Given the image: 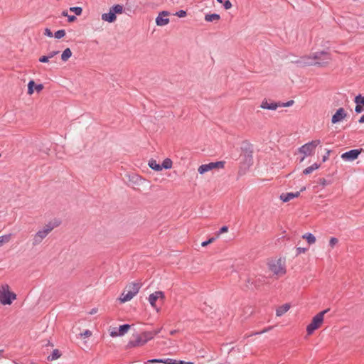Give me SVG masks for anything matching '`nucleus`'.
<instances>
[{
    "label": "nucleus",
    "instance_id": "45",
    "mask_svg": "<svg viewBox=\"0 0 364 364\" xmlns=\"http://www.w3.org/2000/svg\"><path fill=\"white\" fill-rule=\"evenodd\" d=\"M363 106H362V105L356 104L355 109V112L357 113H360L361 112H363Z\"/></svg>",
    "mask_w": 364,
    "mask_h": 364
},
{
    "label": "nucleus",
    "instance_id": "58",
    "mask_svg": "<svg viewBox=\"0 0 364 364\" xmlns=\"http://www.w3.org/2000/svg\"><path fill=\"white\" fill-rule=\"evenodd\" d=\"M326 159V157H323V161H325Z\"/></svg>",
    "mask_w": 364,
    "mask_h": 364
},
{
    "label": "nucleus",
    "instance_id": "53",
    "mask_svg": "<svg viewBox=\"0 0 364 364\" xmlns=\"http://www.w3.org/2000/svg\"><path fill=\"white\" fill-rule=\"evenodd\" d=\"M360 123H364V114L359 119Z\"/></svg>",
    "mask_w": 364,
    "mask_h": 364
},
{
    "label": "nucleus",
    "instance_id": "29",
    "mask_svg": "<svg viewBox=\"0 0 364 364\" xmlns=\"http://www.w3.org/2000/svg\"><path fill=\"white\" fill-rule=\"evenodd\" d=\"M70 11L75 13L77 16H80L82 14V9L79 6H74V7H70Z\"/></svg>",
    "mask_w": 364,
    "mask_h": 364
},
{
    "label": "nucleus",
    "instance_id": "52",
    "mask_svg": "<svg viewBox=\"0 0 364 364\" xmlns=\"http://www.w3.org/2000/svg\"><path fill=\"white\" fill-rule=\"evenodd\" d=\"M62 16H67V17H68V16H69V15H68V11H63L62 12Z\"/></svg>",
    "mask_w": 364,
    "mask_h": 364
},
{
    "label": "nucleus",
    "instance_id": "1",
    "mask_svg": "<svg viewBox=\"0 0 364 364\" xmlns=\"http://www.w3.org/2000/svg\"><path fill=\"white\" fill-rule=\"evenodd\" d=\"M161 331V328L152 331H144L139 334L134 335L133 339L128 343L129 348L143 346L148 341L152 340Z\"/></svg>",
    "mask_w": 364,
    "mask_h": 364
},
{
    "label": "nucleus",
    "instance_id": "44",
    "mask_svg": "<svg viewBox=\"0 0 364 364\" xmlns=\"http://www.w3.org/2000/svg\"><path fill=\"white\" fill-rule=\"evenodd\" d=\"M44 34L48 37H53V34L52 33V31H50V29L46 28L45 29V31H44Z\"/></svg>",
    "mask_w": 364,
    "mask_h": 364
},
{
    "label": "nucleus",
    "instance_id": "7",
    "mask_svg": "<svg viewBox=\"0 0 364 364\" xmlns=\"http://www.w3.org/2000/svg\"><path fill=\"white\" fill-rule=\"evenodd\" d=\"M225 162L223 161L202 164L198 167V171L200 174H204L213 169H223L225 167Z\"/></svg>",
    "mask_w": 364,
    "mask_h": 364
},
{
    "label": "nucleus",
    "instance_id": "11",
    "mask_svg": "<svg viewBox=\"0 0 364 364\" xmlns=\"http://www.w3.org/2000/svg\"><path fill=\"white\" fill-rule=\"evenodd\" d=\"M362 149H352L342 154L341 158L345 161H353L356 159L361 153Z\"/></svg>",
    "mask_w": 364,
    "mask_h": 364
},
{
    "label": "nucleus",
    "instance_id": "2",
    "mask_svg": "<svg viewBox=\"0 0 364 364\" xmlns=\"http://www.w3.org/2000/svg\"><path fill=\"white\" fill-rule=\"evenodd\" d=\"M141 284L139 282H131L126 285L122 293L118 298L120 303L132 300L139 291Z\"/></svg>",
    "mask_w": 364,
    "mask_h": 364
},
{
    "label": "nucleus",
    "instance_id": "13",
    "mask_svg": "<svg viewBox=\"0 0 364 364\" xmlns=\"http://www.w3.org/2000/svg\"><path fill=\"white\" fill-rule=\"evenodd\" d=\"M346 117V112L343 108H339L333 115L331 122L333 124L341 122Z\"/></svg>",
    "mask_w": 364,
    "mask_h": 364
},
{
    "label": "nucleus",
    "instance_id": "41",
    "mask_svg": "<svg viewBox=\"0 0 364 364\" xmlns=\"http://www.w3.org/2000/svg\"><path fill=\"white\" fill-rule=\"evenodd\" d=\"M215 240L214 237L210 238L208 240L204 241L201 243L203 247H206L208 245L212 243Z\"/></svg>",
    "mask_w": 364,
    "mask_h": 364
},
{
    "label": "nucleus",
    "instance_id": "57",
    "mask_svg": "<svg viewBox=\"0 0 364 364\" xmlns=\"http://www.w3.org/2000/svg\"><path fill=\"white\" fill-rule=\"evenodd\" d=\"M175 332H176L175 331H171V335H173V334L175 333Z\"/></svg>",
    "mask_w": 364,
    "mask_h": 364
},
{
    "label": "nucleus",
    "instance_id": "18",
    "mask_svg": "<svg viewBox=\"0 0 364 364\" xmlns=\"http://www.w3.org/2000/svg\"><path fill=\"white\" fill-rule=\"evenodd\" d=\"M148 363H164V364H176V360L171 358L166 359H151L147 360L146 364Z\"/></svg>",
    "mask_w": 364,
    "mask_h": 364
},
{
    "label": "nucleus",
    "instance_id": "23",
    "mask_svg": "<svg viewBox=\"0 0 364 364\" xmlns=\"http://www.w3.org/2000/svg\"><path fill=\"white\" fill-rule=\"evenodd\" d=\"M320 165L315 163L313 165L306 168L304 171H303V173L305 174V175H308V174H310L311 172H313L314 171L318 169L319 168Z\"/></svg>",
    "mask_w": 364,
    "mask_h": 364
},
{
    "label": "nucleus",
    "instance_id": "9",
    "mask_svg": "<svg viewBox=\"0 0 364 364\" xmlns=\"http://www.w3.org/2000/svg\"><path fill=\"white\" fill-rule=\"evenodd\" d=\"M164 299H165L164 293L162 291H154V293L151 294L149 296L148 300H149V302L150 303V305L151 306V307L154 308V309H156L157 311H159L160 309L158 308L156 306V301L159 299L164 301Z\"/></svg>",
    "mask_w": 364,
    "mask_h": 364
},
{
    "label": "nucleus",
    "instance_id": "19",
    "mask_svg": "<svg viewBox=\"0 0 364 364\" xmlns=\"http://www.w3.org/2000/svg\"><path fill=\"white\" fill-rule=\"evenodd\" d=\"M130 328H131V326L129 324L121 325L119 327L118 330L117 331H115V337L124 336L129 331Z\"/></svg>",
    "mask_w": 364,
    "mask_h": 364
},
{
    "label": "nucleus",
    "instance_id": "10",
    "mask_svg": "<svg viewBox=\"0 0 364 364\" xmlns=\"http://www.w3.org/2000/svg\"><path fill=\"white\" fill-rule=\"evenodd\" d=\"M313 58L316 61L324 62L326 66L331 60V55L326 51H319L313 53Z\"/></svg>",
    "mask_w": 364,
    "mask_h": 364
},
{
    "label": "nucleus",
    "instance_id": "20",
    "mask_svg": "<svg viewBox=\"0 0 364 364\" xmlns=\"http://www.w3.org/2000/svg\"><path fill=\"white\" fill-rule=\"evenodd\" d=\"M290 304H285L284 305H282L279 306L276 309V315L277 316H282L283 314H284L286 312H287L290 309Z\"/></svg>",
    "mask_w": 364,
    "mask_h": 364
},
{
    "label": "nucleus",
    "instance_id": "21",
    "mask_svg": "<svg viewBox=\"0 0 364 364\" xmlns=\"http://www.w3.org/2000/svg\"><path fill=\"white\" fill-rule=\"evenodd\" d=\"M302 238L306 240L309 245H313L316 242V237L310 232L306 233L302 235Z\"/></svg>",
    "mask_w": 364,
    "mask_h": 364
},
{
    "label": "nucleus",
    "instance_id": "26",
    "mask_svg": "<svg viewBox=\"0 0 364 364\" xmlns=\"http://www.w3.org/2000/svg\"><path fill=\"white\" fill-rule=\"evenodd\" d=\"M220 15L217 14H206L205 16V20L208 22H212L213 21H218L220 19Z\"/></svg>",
    "mask_w": 364,
    "mask_h": 364
},
{
    "label": "nucleus",
    "instance_id": "46",
    "mask_svg": "<svg viewBox=\"0 0 364 364\" xmlns=\"http://www.w3.org/2000/svg\"><path fill=\"white\" fill-rule=\"evenodd\" d=\"M228 231V228L227 226H223L218 232V235L223 234L224 232H227Z\"/></svg>",
    "mask_w": 364,
    "mask_h": 364
},
{
    "label": "nucleus",
    "instance_id": "31",
    "mask_svg": "<svg viewBox=\"0 0 364 364\" xmlns=\"http://www.w3.org/2000/svg\"><path fill=\"white\" fill-rule=\"evenodd\" d=\"M355 102L358 105L364 106V96H361L360 95L356 96L355 98Z\"/></svg>",
    "mask_w": 364,
    "mask_h": 364
},
{
    "label": "nucleus",
    "instance_id": "28",
    "mask_svg": "<svg viewBox=\"0 0 364 364\" xmlns=\"http://www.w3.org/2000/svg\"><path fill=\"white\" fill-rule=\"evenodd\" d=\"M11 237V234L0 236V247L9 242Z\"/></svg>",
    "mask_w": 364,
    "mask_h": 364
},
{
    "label": "nucleus",
    "instance_id": "24",
    "mask_svg": "<svg viewBox=\"0 0 364 364\" xmlns=\"http://www.w3.org/2000/svg\"><path fill=\"white\" fill-rule=\"evenodd\" d=\"M71 55L72 51L69 48H68L63 50L61 55V59L63 61L65 62L71 57Z\"/></svg>",
    "mask_w": 364,
    "mask_h": 364
},
{
    "label": "nucleus",
    "instance_id": "30",
    "mask_svg": "<svg viewBox=\"0 0 364 364\" xmlns=\"http://www.w3.org/2000/svg\"><path fill=\"white\" fill-rule=\"evenodd\" d=\"M65 36V31L64 29H60L54 33V36L55 38L60 39Z\"/></svg>",
    "mask_w": 364,
    "mask_h": 364
},
{
    "label": "nucleus",
    "instance_id": "5",
    "mask_svg": "<svg viewBox=\"0 0 364 364\" xmlns=\"http://www.w3.org/2000/svg\"><path fill=\"white\" fill-rule=\"evenodd\" d=\"M320 144L321 141L319 139H316L301 146L299 149V152L304 155L301 161H304L306 156H312L315 152L316 148L320 145Z\"/></svg>",
    "mask_w": 364,
    "mask_h": 364
},
{
    "label": "nucleus",
    "instance_id": "39",
    "mask_svg": "<svg viewBox=\"0 0 364 364\" xmlns=\"http://www.w3.org/2000/svg\"><path fill=\"white\" fill-rule=\"evenodd\" d=\"M223 6L225 9H230L232 8V3L229 0H226L224 1Z\"/></svg>",
    "mask_w": 364,
    "mask_h": 364
},
{
    "label": "nucleus",
    "instance_id": "49",
    "mask_svg": "<svg viewBox=\"0 0 364 364\" xmlns=\"http://www.w3.org/2000/svg\"><path fill=\"white\" fill-rule=\"evenodd\" d=\"M186 14V12L185 11L181 10L177 13V15L179 17H184Z\"/></svg>",
    "mask_w": 364,
    "mask_h": 364
},
{
    "label": "nucleus",
    "instance_id": "59",
    "mask_svg": "<svg viewBox=\"0 0 364 364\" xmlns=\"http://www.w3.org/2000/svg\"><path fill=\"white\" fill-rule=\"evenodd\" d=\"M1 352H2V350H0V355H1Z\"/></svg>",
    "mask_w": 364,
    "mask_h": 364
},
{
    "label": "nucleus",
    "instance_id": "54",
    "mask_svg": "<svg viewBox=\"0 0 364 364\" xmlns=\"http://www.w3.org/2000/svg\"><path fill=\"white\" fill-rule=\"evenodd\" d=\"M179 364H193V363H191V362L185 363L184 361H180Z\"/></svg>",
    "mask_w": 364,
    "mask_h": 364
},
{
    "label": "nucleus",
    "instance_id": "51",
    "mask_svg": "<svg viewBox=\"0 0 364 364\" xmlns=\"http://www.w3.org/2000/svg\"><path fill=\"white\" fill-rule=\"evenodd\" d=\"M109 335L112 336V337H114V328H112L111 327L109 328Z\"/></svg>",
    "mask_w": 364,
    "mask_h": 364
},
{
    "label": "nucleus",
    "instance_id": "40",
    "mask_svg": "<svg viewBox=\"0 0 364 364\" xmlns=\"http://www.w3.org/2000/svg\"><path fill=\"white\" fill-rule=\"evenodd\" d=\"M123 11V6L121 5H115V14H122Z\"/></svg>",
    "mask_w": 364,
    "mask_h": 364
},
{
    "label": "nucleus",
    "instance_id": "34",
    "mask_svg": "<svg viewBox=\"0 0 364 364\" xmlns=\"http://www.w3.org/2000/svg\"><path fill=\"white\" fill-rule=\"evenodd\" d=\"M42 240H43V239H41V237H39L38 236V235L36 233V235H34V237H33V245L36 246V245L40 244L42 242Z\"/></svg>",
    "mask_w": 364,
    "mask_h": 364
},
{
    "label": "nucleus",
    "instance_id": "42",
    "mask_svg": "<svg viewBox=\"0 0 364 364\" xmlns=\"http://www.w3.org/2000/svg\"><path fill=\"white\" fill-rule=\"evenodd\" d=\"M49 60V57L48 55H43L39 58V61L41 63H48Z\"/></svg>",
    "mask_w": 364,
    "mask_h": 364
},
{
    "label": "nucleus",
    "instance_id": "43",
    "mask_svg": "<svg viewBox=\"0 0 364 364\" xmlns=\"http://www.w3.org/2000/svg\"><path fill=\"white\" fill-rule=\"evenodd\" d=\"M92 335V332L90 330H85L82 333H81V336L84 338L90 337Z\"/></svg>",
    "mask_w": 364,
    "mask_h": 364
},
{
    "label": "nucleus",
    "instance_id": "37",
    "mask_svg": "<svg viewBox=\"0 0 364 364\" xmlns=\"http://www.w3.org/2000/svg\"><path fill=\"white\" fill-rule=\"evenodd\" d=\"M294 103V100H289L288 102H287L286 103H279V107H290L291 105H293Z\"/></svg>",
    "mask_w": 364,
    "mask_h": 364
},
{
    "label": "nucleus",
    "instance_id": "25",
    "mask_svg": "<svg viewBox=\"0 0 364 364\" xmlns=\"http://www.w3.org/2000/svg\"><path fill=\"white\" fill-rule=\"evenodd\" d=\"M172 166H173V162H172L171 159L169 158L165 159L163 161L162 164L161 165V166H162V169L163 168L170 169L172 168Z\"/></svg>",
    "mask_w": 364,
    "mask_h": 364
},
{
    "label": "nucleus",
    "instance_id": "6",
    "mask_svg": "<svg viewBox=\"0 0 364 364\" xmlns=\"http://www.w3.org/2000/svg\"><path fill=\"white\" fill-rule=\"evenodd\" d=\"M16 295L14 292L9 291V286L6 285L0 287V302L4 305H10L16 299Z\"/></svg>",
    "mask_w": 364,
    "mask_h": 364
},
{
    "label": "nucleus",
    "instance_id": "56",
    "mask_svg": "<svg viewBox=\"0 0 364 364\" xmlns=\"http://www.w3.org/2000/svg\"><path fill=\"white\" fill-rule=\"evenodd\" d=\"M267 330H263L262 331H261L259 333H264L266 332ZM259 333H257V334H258Z\"/></svg>",
    "mask_w": 364,
    "mask_h": 364
},
{
    "label": "nucleus",
    "instance_id": "16",
    "mask_svg": "<svg viewBox=\"0 0 364 364\" xmlns=\"http://www.w3.org/2000/svg\"><path fill=\"white\" fill-rule=\"evenodd\" d=\"M299 195H300L299 192L282 193L280 195V199L283 202H288L295 198L299 197Z\"/></svg>",
    "mask_w": 364,
    "mask_h": 364
},
{
    "label": "nucleus",
    "instance_id": "8",
    "mask_svg": "<svg viewBox=\"0 0 364 364\" xmlns=\"http://www.w3.org/2000/svg\"><path fill=\"white\" fill-rule=\"evenodd\" d=\"M297 64L302 66H311V65H318L321 67L325 66L324 62L316 61L313 58V53L308 55L301 56L298 60L296 62Z\"/></svg>",
    "mask_w": 364,
    "mask_h": 364
},
{
    "label": "nucleus",
    "instance_id": "33",
    "mask_svg": "<svg viewBox=\"0 0 364 364\" xmlns=\"http://www.w3.org/2000/svg\"><path fill=\"white\" fill-rule=\"evenodd\" d=\"M42 240H43V239H41V237H39L38 236V235L36 233V235H34V237H33V245L36 246V245L40 244L42 242Z\"/></svg>",
    "mask_w": 364,
    "mask_h": 364
},
{
    "label": "nucleus",
    "instance_id": "47",
    "mask_svg": "<svg viewBox=\"0 0 364 364\" xmlns=\"http://www.w3.org/2000/svg\"><path fill=\"white\" fill-rule=\"evenodd\" d=\"M77 19L76 16H68V21L71 23V22H74L75 20Z\"/></svg>",
    "mask_w": 364,
    "mask_h": 364
},
{
    "label": "nucleus",
    "instance_id": "55",
    "mask_svg": "<svg viewBox=\"0 0 364 364\" xmlns=\"http://www.w3.org/2000/svg\"><path fill=\"white\" fill-rule=\"evenodd\" d=\"M217 1H218V3H220V4L223 3V0H217Z\"/></svg>",
    "mask_w": 364,
    "mask_h": 364
},
{
    "label": "nucleus",
    "instance_id": "15",
    "mask_svg": "<svg viewBox=\"0 0 364 364\" xmlns=\"http://www.w3.org/2000/svg\"><path fill=\"white\" fill-rule=\"evenodd\" d=\"M279 103L269 102L267 100H263L260 105L261 108L270 110H275L279 107Z\"/></svg>",
    "mask_w": 364,
    "mask_h": 364
},
{
    "label": "nucleus",
    "instance_id": "14",
    "mask_svg": "<svg viewBox=\"0 0 364 364\" xmlns=\"http://www.w3.org/2000/svg\"><path fill=\"white\" fill-rule=\"evenodd\" d=\"M43 85L38 84L36 85L33 80H30L28 84V94L31 95L33 93L34 90H36L37 92H40L43 89Z\"/></svg>",
    "mask_w": 364,
    "mask_h": 364
},
{
    "label": "nucleus",
    "instance_id": "27",
    "mask_svg": "<svg viewBox=\"0 0 364 364\" xmlns=\"http://www.w3.org/2000/svg\"><path fill=\"white\" fill-rule=\"evenodd\" d=\"M61 355L60 352L58 349H55L52 353L48 357V360H54L59 358Z\"/></svg>",
    "mask_w": 364,
    "mask_h": 364
},
{
    "label": "nucleus",
    "instance_id": "4",
    "mask_svg": "<svg viewBox=\"0 0 364 364\" xmlns=\"http://www.w3.org/2000/svg\"><path fill=\"white\" fill-rule=\"evenodd\" d=\"M328 311V309L321 311L312 318L311 323L306 326V333L309 336L311 335L316 330L318 329L322 326L324 320V315Z\"/></svg>",
    "mask_w": 364,
    "mask_h": 364
},
{
    "label": "nucleus",
    "instance_id": "32",
    "mask_svg": "<svg viewBox=\"0 0 364 364\" xmlns=\"http://www.w3.org/2000/svg\"><path fill=\"white\" fill-rule=\"evenodd\" d=\"M338 242V240L336 237H331L329 240V246L333 248Z\"/></svg>",
    "mask_w": 364,
    "mask_h": 364
},
{
    "label": "nucleus",
    "instance_id": "38",
    "mask_svg": "<svg viewBox=\"0 0 364 364\" xmlns=\"http://www.w3.org/2000/svg\"><path fill=\"white\" fill-rule=\"evenodd\" d=\"M296 255H301L302 253H305L306 251H307V249L306 248H304V247H297L296 250Z\"/></svg>",
    "mask_w": 364,
    "mask_h": 364
},
{
    "label": "nucleus",
    "instance_id": "50",
    "mask_svg": "<svg viewBox=\"0 0 364 364\" xmlns=\"http://www.w3.org/2000/svg\"><path fill=\"white\" fill-rule=\"evenodd\" d=\"M97 308H93L91 309V311L89 312V314L90 315H93L95 314H96L97 312Z\"/></svg>",
    "mask_w": 364,
    "mask_h": 364
},
{
    "label": "nucleus",
    "instance_id": "17",
    "mask_svg": "<svg viewBox=\"0 0 364 364\" xmlns=\"http://www.w3.org/2000/svg\"><path fill=\"white\" fill-rule=\"evenodd\" d=\"M102 19L109 23L114 22V5L109 8L108 13L102 15Z\"/></svg>",
    "mask_w": 364,
    "mask_h": 364
},
{
    "label": "nucleus",
    "instance_id": "36",
    "mask_svg": "<svg viewBox=\"0 0 364 364\" xmlns=\"http://www.w3.org/2000/svg\"><path fill=\"white\" fill-rule=\"evenodd\" d=\"M58 225H56L57 226ZM55 227V225L52 224L51 223H49L48 224H47L44 228V230L48 232V233L50 232L53 228Z\"/></svg>",
    "mask_w": 364,
    "mask_h": 364
},
{
    "label": "nucleus",
    "instance_id": "35",
    "mask_svg": "<svg viewBox=\"0 0 364 364\" xmlns=\"http://www.w3.org/2000/svg\"><path fill=\"white\" fill-rule=\"evenodd\" d=\"M36 234L38 235V236L39 237H41V239H44L48 235V232H46L44 229L42 230H39L36 232Z\"/></svg>",
    "mask_w": 364,
    "mask_h": 364
},
{
    "label": "nucleus",
    "instance_id": "48",
    "mask_svg": "<svg viewBox=\"0 0 364 364\" xmlns=\"http://www.w3.org/2000/svg\"><path fill=\"white\" fill-rule=\"evenodd\" d=\"M58 53H59V51H52V52L48 53V56L49 57V59H50V58H52L53 57H54L55 55H57Z\"/></svg>",
    "mask_w": 364,
    "mask_h": 364
},
{
    "label": "nucleus",
    "instance_id": "22",
    "mask_svg": "<svg viewBox=\"0 0 364 364\" xmlns=\"http://www.w3.org/2000/svg\"><path fill=\"white\" fill-rule=\"evenodd\" d=\"M149 166L153 170L160 171L162 170V166H161L160 164H159L156 160L151 159L149 161Z\"/></svg>",
    "mask_w": 364,
    "mask_h": 364
},
{
    "label": "nucleus",
    "instance_id": "3",
    "mask_svg": "<svg viewBox=\"0 0 364 364\" xmlns=\"http://www.w3.org/2000/svg\"><path fill=\"white\" fill-rule=\"evenodd\" d=\"M267 267L269 270L277 277H283L287 273L284 259L278 258L269 259Z\"/></svg>",
    "mask_w": 364,
    "mask_h": 364
},
{
    "label": "nucleus",
    "instance_id": "12",
    "mask_svg": "<svg viewBox=\"0 0 364 364\" xmlns=\"http://www.w3.org/2000/svg\"><path fill=\"white\" fill-rule=\"evenodd\" d=\"M168 15L169 13L168 11H164L160 12L156 18V25L159 26L167 25L169 23V18H167Z\"/></svg>",
    "mask_w": 364,
    "mask_h": 364
}]
</instances>
